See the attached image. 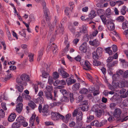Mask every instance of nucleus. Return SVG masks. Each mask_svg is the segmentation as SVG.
I'll return each mask as SVG.
<instances>
[{"label": "nucleus", "mask_w": 128, "mask_h": 128, "mask_svg": "<svg viewBox=\"0 0 128 128\" xmlns=\"http://www.w3.org/2000/svg\"><path fill=\"white\" fill-rule=\"evenodd\" d=\"M121 110L120 108H116L114 112V116L116 118H118L121 120V122H123L126 121L128 119L127 118L128 116L125 117L124 114H122Z\"/></svg>", "instance_id": "f257e3e1"}, {"label": "nucleus", "mask_w": 128, "mask_h": 128, "mask_svg": "<svg viewBox=\"0 0 128 128\" xmlns=\"http://www.w3.org/2000/svg\"><path fill=\"white\" fill-rule=\"evenodd\" d=\"M21 80L19 78H17L16 80V82L19 84H20L23 86H26L27 82L30 81L29 76L28 75L24 74L20 76Z\"/></svg>", "instance_id": "f03ea898"}, {"label": "nucleus", "mask_w": 128, "mask_h": 128, "mask_svg": "<svg viewBox=\"0 0 128 128\" xmlns=\"http://www.w3.org/2000/svg\"><path fill=\"white\" fill-rule=\"evenodd\" d=\"M113 59L112 56H110L106 60L107 62H108L107 65V67L110 71L112 70H113L112 67L114 66H116L118 63V61L116 60L114 61L113 62H110Z\"/></svg>", "instance_id": "7ed1b4c3"}, {"label": "nucleus", "mask_w": 128, "mask_h": 128, "mask_svg": "<svg viewBox=\"0 0 128 128\" xmlns=\"http://www.w3.org/2000/svg\"><path fill=\"white\" fill-rule=\"evenodd\" d=\"M51 115L52 118L54 120L61 119L64 120L65 119L64 116L57 112H52L51 113Z\"/></svg>", "instance_id": "20e7f679"}, {"label": "nucleus", "mask_w": 128, "mask_h": 128, "mask_svg": "<svg viewBox=\"0 0 128 128\" xmlns=\"http://www.w3.org/2000/svg\"><path fill=\"white\" fill-rule=\"evenodd\" d=\"M38 96V97L34 100L35 102L36 103L40 102V103L42 104L44 101L43 97L44 96L43 92L42 90H40L39 92Z\"/></svg>", "instance_id": "39448f33"}, {"label": "nucleus", "mask_w": 128, "mask_h": 128, "mask_svg": "<svg viewBox=\"0 0 128 128\" xmlns=\"http://www.w3.org/2000/svg\"><path fill=\"white\" fill-rule=\"evenodd\" d=\"M92 57L94 60L98 59L102 55V50L101 48H97L96 52H94L92 54Z\"/></svg>", "instance_id": "423d86ee"}, {"label": "nucleus", "mask_w": 128, "mask_h": 128, "mask_svg": "<svg viewBox=\"0 0 128 128\" xmlns=\"http://www.w3.org/2000/svg\"><path fill=\"white\" fill-rule=\"evenodd\" d=\"M16 120L24 127H26L28 125V123L26 122L25 118L22 116H19L17 118Z\"/></svg>", "instance_id": "0eeeda50"}, {"label": "nucleus", "mask_w": 128, "mask_h": 128, "mask_svg": "<svg viewBox=\"0 0 128 128\" xmlns=\"http://www.w3.org/2000/svg\"><path fill=\"white\" fill-rule=\"evenodd\" d=\"M73 116L75 117L76 116V120H82V114L80 111H78V109H76L72 113Z\"/></svg>", "instance_id": "6e6552de"}, {"label": "nucleus", "mask_w": 128, "mask_h": 128, "mask_svg": "<svg viewBox=\"0 0 128 128\" xmlns=\"http://www.w3.org/2000/svg\"><path fill=\"white\" fill-rule=\"evenodd\" d=\"M48 105H44V106L42 110V112L44 113L43 114V116H47L49 114L50 112L48 110Z\"/></svg>", "instance_id": "1a4fd4ad"}, {"label": "nucleus", "mask_w": 128, "mask_h": 128, "mask_svg": "<svg viewBox=\"0 0 128 128\" xmlns=\"http://www.w3.org/2000/svg\"><path fill=\"white\" fill-rule=\"evenodd\" d=\"M45 96L46 98L49 100H56V98H54L52 96V92H45Z\"/></svg>", "instance_id": "9d476101"}, {"label": "nucleus", "mask_w": 128, "mask_h": 128, "mask_svg": "<svg viewBox=\"0 0 128 128\" xmlns=\"http://www.w3.org/2000/svg\"><path fill=\"white\" fill-rule=\"evenodd\" d=\"M58 72L61 74L62 77L64 78H65L69 76L68 74L62 68L59 69L58 70Z\"/></svg>", "instance_id": "9b49d317"}, {"label": "nucleus", "mask_w": 128, "mask_h": 128, "mask_svg": "<svg viewBox=\"0 0 128 128\" xmlns=\"http://www.w3.org/2000/svg\"><path fill=\"white\" fill-rule=\"evenodd\" d=\"M107 25L108 28L109 30H112L114 29L115 26L114 24L112 21L108 22Z\"/></svg>", "instance_id": "f8f14e48"}, {"label": "nucleus", "mask_w": 128, "mask_h": 128, "mask_svg": "<svg viewBox=\"0 0 128 128\" xmlns=\"http://www.w3.org/2000/svg\"><path fill=\"white\" fill-rule=\"evenodd\" d=\"M96 16L95 11L94 10H92L90 13L88 14L89 17L87 18L86 20H92Z\"/></svg>", "instance_id": "ddd939ff"}, {"label": "nucleus", "mask_w": 128, "mask_h": 128, "mask_svg": "<svg viewBox=\"0 0 128 128\" xmlns=\"http://www.w3.org/2000/svg\"><path fill=\"white\" fill-rule=\"evenodd\" d=\"M23 104L22 103H18L16 105V112L18 113L21 112L22 110Z\"/></svg>", "instance_id": "4468645a"}, {"label": "nucleus", "mask_w": 128, "mask_h": 128, "mask_svg": "<svg viewBox=\"0 0 128 128\" xmlns=\"http://www.w3.org/2000/svg\"><path fill=\"white\" fill-rule=\"evenodd\" d=\"M16 117V115L14 113H11L9 116L8 118V121L10 122L14 121Z\"/></svg>", "instance_id": "2eb2a0df"}, {"label": "nucleus", "mask_w": 128, "mask_h": 128, "mask_svg": "<svg viewBox=\"0 0 128 128\" xmlns=\"http://www.w3.org/2000/svg\"><path fill=\"white\" fill-rule=\"evenodd\" d=\"M76 81V80L72 79L71 78H67L66 80V82L68 86L75 83Z\"/></svg>", "instance_id": "dca6fc26"}, {"label": "nucleus", "mask_w": 128, "mask_h": 128, "mask_svg": "<svg viewBox=\"0 0 128 128\" xmlns=\"http://www.w3.org/2000/svg\"><path fill=\"white\" fill-rule=\"evenodd\" d=\"M89 43L90 45L96 47L98 46L99 44V42L97 40H94L92 41H90L89 42Z\"/></svg>", "instance_id": "f3484780"}, {"label": "nucleus", "mask_w": 128, "mask_h": 128, "mask_svg": "<svg viewBox=\"0 0 128 128\" xmlns=\"http://www.w3.org/2000/svg\"><path fill=\"white\" fill-rule=\"evenodd\" d=\"M43 11L44 14L46 16V18L47 20H49V18L48 17V15L49 13V10L48 8L46 7L45 6H43Z\"/></svg>", "instance_id": "a211bd4d"}, {"label": "nucleus", "mask_w": 128, "mask_h": 128, "mask_svg": "<svg viewBox=\"0 0 128 128\" xmlns=\"http://www.w3.org/2000/svg\"><path fill=\"white\" fill-rule=\"evenodd\" d=\"M82 120H76V124L74 128H80L82 126L83 122Z\"/></svg>", "instance_id": "6ab92c4d"}, {"label": "nucleus", "mask_w": 128, "mask_h": 128, "mask_svg": "<svg viewBox=\"0 0 128 128\" xmlns=\"http://www.w3.org/2000/svg\"><path fill=\"white\" fill-rule=\"evenodd\" d=\"M91 124L92 126H95L98 127H100L103 125L102 123L100 122L99 123V122L97 120L93 121L91 123Z\"/></svg>", "instance_id": "aec40b11"}, {"label": "nucleus", "mask_w": 128, "mask_h": 128, "mask_svg": "<svg viewBox=\"0 0 128 128\" xmlns=\"http://www.w3.org/2000/svg\"><path fill=\"white\" fill-rule=\"evenodd\" d=\"M36 116V115L33 114L30 119V126H34V122Z\"/></svg>", "instance_id": "412c9836"}, {"label": "nucleus", "mask_w": 128, "mask_h": 128, "mask_svg": "<svg viewBox=\"0 0 128 128\" xmlns=\"http://www.w3.org/2000/svg\"><path fill=\"white\" fill-rule=\"evenodd\" d=\"M80 85L78 83H76L74 84L72 86V90L74 91H76L80 87Z\"/></svg>", "instance_id": "4be33fe9"}, {"label": "nucleus", "mask_w": 128, "mask_h": 128, "mask_svg": "<svg viewBox=\"0 0 128 128\" xmlns=\"http://www.w3.org/2000/svg\"><path fill=\"white\" fill-rule=\"evenodd\" d=\"M28 105L32 109H34L36 107V104L33 101H30L28 103Z\"/></svg>", "instance_id": "5701e85b"}, {"label": "nucleus", "mask_w": 128, "mask_h": 128, "mask_svg": "<svg viewBox=\"0 0 128 128\" xmlns=\"http://www.w3.org/2000/svg\"><path fill=\"white\" fill-rule=\"evenodd\" d=\"M105 14L106 16L107 17L109 18L110 16L112 14V13L111 12V10L109 8H108L106 10Z\"/></svg>", "instance_id": "b1692460"}, {"label": "nucleus", "mask_w": 128, "mask_h": 128, "mask_svg": "<svg viewBox=\"0 0 128 128\" xmlns=\"http://www.w3.org/2000/svg\"><path fill=\"white\" fill-rule=\"evenodd\" d=\"M55 82L58 83V84H61L63 86L66 84V82L64 80H58L55 81Z\"/></svg>", "instance_id": "393cba45"}, {"label": "nucleus", "mask_w": 128, "mask_h": 128, "mask_svg": "<svg viewBox=\"0 0 128 128\" xmlns=\"http://www.w3.org/2000/svg\"><path fill=\"white\" fill-rule=\"evenodd\" d=\"M21 126V124L17 122H14L12 124V128H17L20 127Z\"/></svg>", "instance_id": "a878e982"}, {"label": "nucleus", "mask_w": 128, "mask_h": 128, "mask_svg": "<svg viewBox=\"0 0 128 128\" xmlns=\"http://www.w3.org/2000/svg\"><path fill=\"white\" fill-rule=\"evenodd\" d=\"M123 79H121L120 81L123 84L126 86H128V81L127 80L126 78H123Z\"/></svg>", "instance_id": "bb28decb"}, {"label": "nucleus", "mask_w": 128, "mask_h": 128, "mask_svg": "<svg viewBox=\"0 0 128 128\" xmlns=\"http://www.w3.org/2000/svg\"><path fill=\"white\" fill-rule=\"evenodd\" d=\"M80 30L82 31V33H86L87 32V30L85 26H83L82 27L79 28Z\"/></svg>", "instance_id": "cd10ccee"}, {"label": "nucleus", "mask_w": 128, "mask_h": 128, "mask_svg": "<svg viewBox=\"0 0 128 128\" xmlns=\"http://www.w3.org/2000/svg\"><path fill=\"white\" fill-rule=\"evenodd\" d=\"M128 28V22L126 20L123 22L122 24V28L123 30L126 28Z\"/></svg>", "instance_id": "c85d7f7f"}, {"label": "nucleus", "mask_w": 128, "mask_h": 128, "mask_svg": "<svg viewBox=\"0 0 128 128\" xmlns=\"http://www.w3.org/2000/svg\"><path fill=\"white\" fill-rule=\"evenodd\" d=\"M16 88L17 89L18 91L21 92H22L24 88L23 86L22 85H16Z\"/></svg>", "instance_id": "c756f323"}, {"label": "nucleus", "mask_w": 128, "mask_h": 128, "mask_svg": "<svg viewBox=\"0 0 128 128\" xmlns=\"http://www.w3.org/2000/svg\"><path fill=\"white\" fill-rule=\"evenodd\" d=\"M88 92L87 89L84 88L80 91L79 92L81 94H87Z\"/></svg>", "instance_id": "7c9ffc66"}, {"label": "nucleus", "mask_w": 128, "mask_h": 128, "mask_svg": "<svg viewBox=\"0 0 128 128\" xmlns=\"http://www.w3.org/2000/svg\"><path fill=\"white\" fill-rule=\"evenodd\" d=\"M35 1L38 3H41L43 6H46V3L44 0H34Z\"/></svg>", "instance_id": "2f4dec72"}, {"label": "nucleus", "mask_w": 128, "mask_h": 128, "mask_svg": "<svg viewBox=\"0 0 128 128\" xmlns=\"http://www.w3.org/2000/svg\"><path fill=\"white\" fill-rule=\"evenodd\" d=\"M51 43L52 42L51 41L49 42L48 43V47L49 48H56L58 47L57 46L55 45L53 43H52V44Z\"/></svg>", "instance_id": "473e14b6"}, {"label": "nucleus", "mask_w": 128, "mask_h": 128, "mask_svg": "<svg viewBox=\"0 0 128 128\" xmlns=\"http://www.w3.org/2000/svg\"><path fill=\"white\" fill-rule=\"evenodd\" d=\"M68 28L71 32L73 33L74 34V33L76 31V28L75 27L72 26L70 25L69 26Z\"/></svg>", "instance_id": "72a5a7b5"}, {"label": "nucleus", "mask_w": 128, "mask_h": 128, "mask_svg": "<svg viewBox=\"0 0 128 128\" xmlns=\"http://www.w3.org/2000/svg\"><path fill=\"white\" fill-rule=\"evenodd\" d=\"M66 96H64L62 97L61 101L62 102H68L69 100V98L68 97H67Z\"/></svg>", "instance_id": "f704fd0d"}, {"label": "nucleus", "mask_w": 128, "mask_h": 128, "mask_svg": "<svg viewBox=\"0 0 128 128\" xmlns=\"http://www.w3.org/2000/svg\"><path fill=\"white\" fill-rule=\"evenodd\" d=\"M34 54L30 53H28V56L29 58V60L30 62L33 61L34 60Z\"/></svg>", "instance_id": "c9c22d12"}, {"label": "nucleus", "mask_w": 128, "mask_h": 128, "mask_svg": "<svg viewBox=\"0 0 128 128\" xmlns=\"http://www.w3.org/2000/svg\"><path fill=\"white\" fill-rule=\"evenodd\" d=\"M84 64L85 65L88 69H91L90 67L91 64L88 60H86Z\"/></svg>", "instance_id": "e433bc0d"}, {"label": "nucleus", "mask_w": 128, "mask_h": 128, "mask_svg": "<svg viewBox=\"0 0 128 128\" xmlns=\"http://www.w3.org/2000/svg\"><path fill=\"white\" fill-rule=\"evenodd\" d=\"M126 8L125 6H123L121 10V12L122 14L123 15H124L126 12Z\"/></svg>", "instance_id": "4c0bfd02"}, {"label": "nucleus", "mask_w": 128, "mask_h": 128, "mask_svg": "<svg viewBox=\"0 0 128 128\" xmlns=\"http://www.w3.org/2000/svg\"><path fill=\"white\" fill-rule=\"evenodd\" d=\"M60 92L64 96H67L68 94V93L65 90L61 89L60 90Z\"/></svg>", "instance_id": "58836bf2"}, {"label": "nucleus", "mask_w": 128, "mask_h": 128, "mask_svg": "<svg viewBox=\"0 0 128 128\" xmlns=\"http://www.w3.org/2000/svg\"><path fill=\"white\" fill-rule=\"evenodd\" d=\"M48 26L50 28V31H53L54 30V24H53V26H52V24H51L50 22L49 21H48Z\"/></svg>", "instance_id": "ea45409f"}, {"label": "nucleus", "mask_w": 128, "mask_h": 128, "mask_svg": "<svg viewBox=\"0 0 128 128\" xmlns=\"http://www.w3.org/2000/svg\"><path fill=\"white\" fill-rule=\"evenodd\" d=\"M100 17L103 23L105 24L106 23V17L103 15H102L100 16Z\"/></svg>", "instance_id": "a19ab883"}, {"label": "nucleus", "mask_w": 128, "mask_h": 128, "mask_svg": "<svg viewBox=\"0 0 128 128\" xmlns=\"http://www.w3.org/2000/svg\"><path fill=\"white\" fill-rule=\"evenodd\" d=\"M59 76V75L57 72H53V77L54 80L58 78Z\"/></svg>", "instance_id": "79ce46f5"}, {"label": "nucleus", "mask_w": 128, "mask_h": 128, "mask_svg": "<svg viewBox=\"0 0 128 128\" xmlns=\"http://www.w3.org/2000/svg\"><path fill=\"white\" fill-rule=\"evenodd\" d=\"M94 116L92 115H90L89 116L87 117V122H90L94 119Z\"/></svg>", "instance_id": "37998d69"}, {"label": "nucleus", "mask_w": 128, "mask_h": 128, "mask_svg": "<svg viewBox=\"0 0 128 128\" xmlns=\"http://www.w3.org/2000/svg\"><path fill=\"white\" fill-rule=\"evenodd\" d=\"M46 89L47 91H46V92H51L53 88L52 86H47L46 87Z\"/></svg>", "instance_id": "c03bdc74"}, {"label": "nucleus", "mask_w": 128, "mask_h": 128, "mask_svg": "<svg viewBox=\"0 0 128 128\" xmlns=\"http://www.w3.org/2000/svg\"><path fill=\"white\" fill-rule=\"evenodd\" d=\"M96 60H94L93 61V64L96 66H98L100 65L101 63L100 62L96 61Z\"/></svg>", "instance_id": "a18cd8bd"}, {"label": "nucleus", "mask_w": 128, "mask_h": 128, "mask_svg": "<svg viewBox=\"0 0 128 128\" xmlns=\"http://www.w3.org/2000/svg\"><path fill=\"white\" fill-rule=\"evenodd\" d=\"M46 72L44 71H43L42 72V77L43 78H46L48 77V72Z\"/></svg>", "instance_id": "49530a36"}, {"label": "nucleus", "mask_w": 128, "mask_h": 128, "mask_svg": "<svg viewBox=\"0 0 128 128\" xmlns=\"http://www.w3.org/2000/svg\"><path fill=\"white\" fill-rule=\"evenodd\" d=\"M84 98L82 95L80 96L76 100V102L77 103H79L81 102L83 100Z\"/></svg>", "instance_id": "de8ad7c7"}, {"label": "nucleus", "mask_w": 128, "mask_h": 128, "mask_svg": "<svg viewBox=\"0 0 128 128\" xmlns=\"http://www.w3.org/2000/svg\"><path fill=\"white\" fill-rule=\"evenodd\" d=\"M43 54V52L42 51H40L39 52L38 56L37 59V60L39 61L40 60Z\"/></svg>", "instance_id": "09e8293b"}, {"label": "nucleus", "mask_w": 128, "mask_h": 128, "mask_svg": "<svg viewBox=\"0 0 128 128\" xmlns=\"http://www.w3.org/2000/svg\"><path fill=\"white\" fill-rule=\"evenodd\" d=\"M110 48H105V50L106 52L110 56L112 54V50H110Z\"/></svg>", "instance_id": "8fccbe9b"}, {"label": "nucleus", "mask_w": 128, "mask_h": 128, "mask_svg": "<svg viewBox=\"0 0 128 128\" xmlns=\"http://www.w3.org/2000/svg\"><path fill=\"white\" fill-rule=\"evenodd\" d=\"M69 96L70 102L71 103H72L74 100L73 94L72 93H70L69 94Z\"/></svg>", "instance_id": "3c124183"}, {"label": "nucleus", "mask_w": 128, "mask_h": 128, "mask_svg": "<svg viewBox=\"0 0 128 128\" xmlns=\"http://www.w3.org/2000/svg\"><path fill=\"white\" fill-rule=\"evenodd\" d=\"M5 116V113L3 110L1 109L0 110V117L1 118H4Z\"/></svg>", "instance_id": "603ef678"}, {"label": "nucleus", "mask_w": 128, "mask_h": 128, "mask_svg": "<svg viewBox=\"0 0 128 128\" xmlns=\"http://www.w3.org/2000/svg\"><path fill=\"white\" fill-rule=\"evenodd\" d=\"M102 111L101 110H99L97 111L96 113V116L98 117H100L102 115Z\"/></svg>", "instance_id": "864d4df0"}, {"label": "nucleus", "mask_w": 128, "mask_h": 128, "mask_svg": "<svg viewBox=\"0 0 128 128\" xmlns=\"http://www.w3.org/2000/svg\"><path fill=\"white\" fill-rule=\"evenodd\" d=\"M122 104L125 106H128V99H126L122 102Z\"/></svg>", "instance_id": "5fc2aeb1"}, {"label": "nucleus", "mask_w": 128, "mask_h": 128, "mask_svg": "<svg viewBox=\"0 0 128 128\" xmlns=\"http://www.w3.org/2000/svg\"><path fill=\"white\" fill-rule=\"evenodd\" d=\"M124 71L122 70H118L117 71L116 73L117 75L120 76L123 74Z\"/></svg>", "instance_id": "6e6d98bb"}, {"label": "nucleus", "mask_w": 128, "mask_h": 128, "mask_svg": "<svg viewBox=\"0 0 128 128\" xmlns=\"http://www.w3.org/2000/svg\"><path fill=\"white\" fill-rule=\"evenodd\" d=\"M124 17L123 16H120L118 17L116 19L117 21L118 22H122L124 20Z\"/></svg>", "instance_id": "4d7b16f0"}, {"label": "nucleus", "mask_w": 128, "mask_h": 128, "mask_svg": "<svg viewBox=\"0 0 128 128\" xmlns=\"http://www.w3.org/2000/svg\"><path fill=\"white\" fill-rule=\"evenodd\" d=\"M88 47L87 44L86 42H83L80 46L81 48H87Z\"/></svg>", "instance_id": "13d9d810"}, {"label": "nucleus", "mask_w": 128, "mask_h": 128, "mask_svg": "<svg viewBox=\"0 0 128 128\" xmlns=\"http://www.w3.org/2000/svg\"><path fill=\"white\" fill-rule=\"evenodd\" d=\"M33 87L34 88L35 90V92L36 93L38 92V85L36 84H33Z\"/></svg>", "instance_id": "bf43d9fd"}, {"label": "nucleus", "mask_w": 128, "mask_h": 128, "mask_svg": "<svg viewBox=\"0 0 128 128\" xmlns=\"http://www.w3.org/2000/svg\"><path fill=\"white\" fill-rule=\"evenodd\" d=\"M128 77V70H126L124 72L123 77L124 78H127Z\"/></svg>", "instance_id": "052dcab7"}, {"label": "nucleus", "mask_w": 128, "mask_h": 128, "mask_svg": "<svg viewBox=\"0 0 128 128\" xmlns=\"http://www.w3.org/2000/svg\"><path fill=\"white\" fill-rule=\"evenodd\" d=\"M19 34L22 36H23L25 38L26 37V33L23 30L21 32H19Z\"/></svg>", "instance_id": "680f3d73"}, {"label": "nucleus", "mask_w": 128, "mask_h": 128, "mask_svg": "<svg viewBox=\"0 0 128 128\" xmlns=\"http://www.w3.org/2000/svg\"><path fill=\"white\" fill-rule=\"evenodd\" d=\"M53 80L52 77L51 76H49L48 79V83L50 84H52Z\"/></svg>", "instance_id": "e2e57ef3"}, {"label": "nucleus", "mask_w": 128, "mask_h": 128, "mask_svg": "<svg viewBox=\"0 0 128 128\" xmlns=\"http://www.w3.org/2000/svg\"><path fill=\"white\" fill-rule=\"evenodd\" d=\"M23 101V100L21 96H19L18 97L16 101L17 102V103H18V102H22Z\"/></svg>", "instance_id": "0e129e2a"}, {"label": "nucleus", "mask_w": 128, "mask_h": 128, "mask_svg": "<svg viewBox=\"0 0 128 128\" xmlns=\"http://www.w3.org/2000/svg\"><path fill=\"white\" fill-rule=\"evenodd\" d=\"M88 104V102L87 100H84L82 102L80 103V105H86Z\"/></svg>", "instance_id": "69168bd1"}, {"label": "nucleus", "mask_w": 128, "mask_h": 128, "mask_svg": "<svg viewBox=\"0 0 128 128\" xmlns=\"http://www.w3.org/2000/svg\"><path fill=\"white\" fill-rule=\"evenodd\" d=\"M3 47V48H6V44H5V42H2L0 43V48H2Z\"/></svg>", "instance_id": "338daca9"}, {"label": "nucleus", "mask_w": 128, "mask_h": 128, "mask_svg": "<svg viewBox=\"0 0 128 128\" xmlns=\"http://www.w3.org/2000/svg\"><path fill=\"white\" fill-rule=\"evenodd\" d=\"M11 77V74L8 73L6 77V78L4 79V80L5 81H6L8 80H9Z\"/></svg>", "instance_id": "774afa93"}]
</instances>
